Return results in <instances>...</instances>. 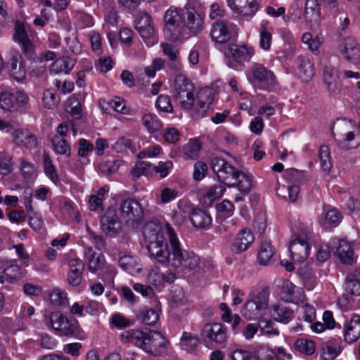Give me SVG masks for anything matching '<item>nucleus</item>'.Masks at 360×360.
Returning a JSON list of instances; mask_svg holds the SVG:
<instances>
[{"instance_id":"45","label":"nucleus","mask_w":360,"mask_h":360,"mask_svg":"<svg viewBox=\"0 0 360 360\" xmlns=\"http://www.w3.org/2000/svg\"><path fill=\"white\" fill-rule=\"evenodd\" d=\"M53 151L59 155L70 156L71 154L70 146L65 139L55 136L52 139Z\"/></svg>"},{"instance_id":"4","label":"nucleus","mask_w":360,"mask_h":360,"mask_svg":"<svg viewBox=\"0 0 360 360\" xmlns=\"http://www.w3.org/2000/svg\"><path fill=\"white\" fill-rule=\"evenodd\" d=\"M181 249L176 231L167 221L159 219V264H165Z\"/></svg>"},{"instance_id":"5","label":"nucleus","mask_w":360,"mask_h":360,"mask_svg":"<svg viewBox=\"0 0 360 360\" xmlns=\"http://www.w3.org/2000/svg\"><path fill=\"white\" fill-rule=\"evenodd\" d=\"M176 256L174 255L165 264L176 270L189 275H194L201 269L202 259L193 251L183 250L181 249Z\"/></svg>"},{"instance_id":"57","label":"nucleus","mask_w":360,"mask_h":360,"mask_svg":"<svg viewBox=\"0 0 360 360\" xmlns=\"http://www.w3.org/2000/svg\"><path fill=\"white\" fill-rule=\"evenodd\" d=\"M300 77L304 81H308L314 75L313 65L308 60H303L299 65Z\"/></svg>"},{"instance_id":"30","label":"nucleus","mask_w":360,"mask_h":360,"mask_svg":"<svg viewBox=\"0 0 360 360\" xmlns=\"http://www.w3.org/2000/svg\"><path fill=\"white\" fill-rule=\"evenodd\" d=\"M158 70V59H153L150 65L143 68V72L136 75L137 85L139 86L142 91L148 87L151 79H155Z\"/></svg>"},{"instance_id":"41","label":"nucleus","mask_w":360,"mask_h":360,"mask_svg":"<svg viewBox=\"0 0 360 360\" xmlns=\"http://www.w3.org/2000/svg\"><path fill=\"white\" fill-rule=\"evenodd\" d=\"M201 147L199 140L193 139L183 146L182 151L186 158L196 160L199 157Z\"/></svg>"},{"instance_id":"46","label":"nucleus","mask_w":360,"mask_h":360,"mask_svg":"<svg viewBox=\"0 0 360 360\" xmlns=\"http://www.w3.org/2000/svg\"><path fill=\"white\" fill-rule=\"evenodd\" d=\"M212 101L213 97L211 95L210 91H209L208 94H206V91H202L200 93V100L198 101L197 108V113L198 114L199 117H202L205 115Z\"/></svg>"},{"instance_id":"29","label":"nucleus","mask_w":360,"mask_h":360,"mask_svg":"<svg viewBox=\"0 0 360 360\" xmlns=\"http://www.w3.org/2000/svg\"><path fill=\"white\" fill-rule=\"evenodd\" d=\"M270 314L274 321L285 324L289 323L294 317V311L281 303L272 304Z\"/></svg>"},{"instance_id":"32","label":"nucleus","mask_w":360,"mask_h":360,"mask_svg":"<svg viewBox=\"0 0 360 360\" xmlns=\"http://www.w3.org/2000/svg\"><path fill=\"white\" fill-rule=\"evenodd\" d=\"M282 298L288 302L301 299L303 291L288 280H284L280 286Z\"/></svg>"},{"instance_id":"25","label":"nucleus","mask_w":360,"mask_h":360,"mask_svg":"<svg viewBox=\"0 0 360 360\" xmlns=\"http://www.w3.org/2000/svg\"><path fill=\"white\" fill-rule=\"evenodd\" d=\"M13 141L18 146L32 149L37 146V137L27 129H18L12 132Z\"/></svg>"},{"instance_id":"9","label":"nucleus","mask_w":360,"mask_h":360,"mask_svg":"<svg viewBox=\"0 0 360 360\" xmlns=\"http://www.w3.org/2000/svg\"><path fill=\"white\" fill-rule=\"evenodd\" d=\"M143 217V208L137 201L127 199L122 203L120 217L127 225L134 227L139 224Z\"/></svg>"},{"instance_id":"13","label":"nucleus","mask_w":360,"mask_h":360,"mask_svg":"<svg viewBox=\"0 0 360 360\" xmlns=\"http://www.w3.org/2000/svg\"><path fill=\"white\" fill-rule=\"evenodd\" d=\"M141 244L147 250L150 257H156L158 255V225L155 222L150 221L145 224Z\"/></svg>"},{"instance_id":"58","label":"nucleus","mask_w":360,"mask_h":360,"mask_svg":"<svg viewBox=\"0 0 360 360\" xmlns=\"http://www.w3.org/2000/svg\"><path fill=\"white\" fill-rule=\"evenodd\" d=\"M198 343L197 338L186 332H184L181 338V347L187 351L194 349Z\"/></svg>"},{"instance_id":"31","label":"nucleus","mask_w":360,"mask_h":360,"mask_svg":"<svg viewBox=\"0 0 360 360\" xmlns=\"http://www.w3.org/2000/svg\"><path fill=\"white\" fill-rule=\"evenodd\" d=\"M0 269L3 271L4 279L12 283L20 277L21 269L15 260L0 259Z\"/></svg>"},{"instance_id":"53","label":"nucleus","mask_w":360,"mask_h":360,"mask_svg":"<svg viewBox=\"0 0 360 360\" xmlns=\"http://www.w3.org/2000/svg\"><path fill=\"white\" fill-rule=\"evenodd\" d=\"M340 347L335 344H326L322 347L321 358L323 360H333L340 353Z\"/></svg>"},{"instance_id":"7","label":"nucleus","mask_w":360,"mask_h":360,"mask_svg":"<svg viewBox=\"0 0 360 360\" xmlns=\"http://www.w3.org/2000/svg\"><path fill=\"white\" fill-rule=\"evenodd\" d=\"M175 98L180 107L191 109L195 102V87L192 82L185 75L179 74L174 79Z\"/></svg>"},{"instance_id":"63","label":"nucleus","mask_w":360,"mask_h":360,"mask_svg":"<svg viewBox=\"0 0 360 360\" xmlns=\"http://www.w3.org/2000/svg\"><path fill=\"white\" fill-rule=\"evenodd\" d=\"M103 310L104 307L103 304L94 300L89 301L85 306V311L92 316H99Z\"/></svg>"},{"instance_id":"51","label":"nucleus","mask_w":360,"mask_h":360,"mask_svg":"<svg viewBox=\"0 0 360 360\" xmlns=\"http://www.w3.org/2000/svg\"><path fill=\"white\" fill-rule=\"evenodd\" d=\"M110 324L117 329H123L131 326L133 321L120 313H115L110 317Z\"/></svg>"},{"instance_id":"28","label":"nucleus","mask_w":360,"mask_h":360,"mask_svg":"<svg viewBox=\"0 0 360 360\" xmlns=\"http://www.w3.org/2000/svg\"><path fill=\"white\" fill-rule=\"evenodd\" d=\"M184 25L193 35L200 33L205 28L203 18L194 9L187 11Z\"/></svg>"},{"instance_id":"42","label":"nucleus","mask_w":360,"mask_h":360,"mask_svg":"<svg viewBox=\"0 0 360 360\" xmlns=\"http://www.w3.org/2000/svg\"><path fill=\"white\" fill-rule=\"evenodd\" d=\"M161 46L163 50L165 55L168 56L171 63L169 64L170 68L174 70H180L181 66L179 61H177V56L179 55L178 49L172 45L167 43H162Z\"/></svg>"},{"instance_id":"17","label":"nucleus","mask_w":360,"mask_h":360,"mask_svg":"<svg viewBox=\"0 0 360 360\" xmlns=\"http://www.w3.org/2000/svg\"><path fill=\"white\" fill-rule=\"evenodd\" d=\"M202 335L212 342L222 344L227 340L226 328L219 323L205 324Z\"/></svg>"},{"instance_id":"1","label":"nucleus","mask_w":360,"mask_h":360,"mask_svg":"<svg viewBox=\"0 0 360 360\" xmlns=\"http://www.w3.org/2000/svg\"><path fill=\"white\" fill-rule=\"evenodd\" d=\"M210 167L218 180L228 187L236 186L244 193L252 188V179L249 175L238 170L226 160L215 157L210 162Z\"/></svg>"},{"instance_id":"55","label":"nucleus","mask_w":360,"mask_h":360,"mask_svg":"<svg viewBox=\"0 0 360 360\" xmlns=\"http://www.w3.org/2000/svg\"><path fill=\"white\" fill-rule=\"evenodd\" d=\"M345 290L352 295H360V281L354 276L347 275L345 278Z\"/></svg>"},{"instance_id":"64","label":"nucleus","mask_w":360,"mask_h":360,"mask_svg":"<svg viewBox=\"0 0 360 360\" xmlns=\"http://www.w3.org/2000/svg\"><path fill=\"white\" fill-rule=\"evenodd\" d=\"M231 358L232 360H259L254 353L243 349L233 351Z\"/></svg>"},{"instance_id":"59","label":"nucleus","mask_w":360,"mask_h":360,"mask_svg":"<svg viewBox=\"0 0 360 360\" xmlns=\"http://www.w3.org/2000/svg\"><path fill=\"white\" fill-rule=\"evenodd\" d=\"M42 103L45 108L52 109L58 104L59 98L53 91L48 89L43 94Z\"/></svg>"},{"instance_id":"26","label":"nucleus","mask_w":360,"mask_h":360,"mask_svg":"<svg viewBox=\"0 0 360 360\" xmlns=\"http://www.w3.org/2000/svg\"><path fill=\"white\" fill-rule=\"evenodd\" d=\"M192 225L198 229H209L212 224L211 216L201 209H193L189 214Z\"/></svg>"},{"instance_id":"38","label":"nucleus","mask_w":360,"mask_h":360,"mask_svg":"<svg viewBox=\"0 0 360 360\" xmlns=\"http://www.w3.org/2000/svg\"><path fill=\"white\" fill-rule=\"evenodd\" d=\"M338 246L336 248L335 254L339 259L344 264H351L353 262V250L350 243L345 239H337Z\"/></svg>"},{"instance_id":"50","label":"nucleus","mask_w":360,"mask_h":360,"mask_svg":"<svg viewBox=\"0 0 360 360\" xmlns=\"http://www.w3.org/2000/svg\"><path fill=\"white\" fill-rule=\"evenodd\" d=\"M319 158L323 170L326 172H329L332 167V162L330 150L328 146L323 145L320 147L319 150Z\"/></svg>"},{"instance_id":"23","label":"nucleus","mask_w":360,"mask_h":360,"mask_svg":"<svg viewBox=\"0 0 360 360\" xmlns=\"http://www.w3.org/2000/svg\"><path fill=\"white\" fill-rule=\"evenodd\" d=\"M9 63L11 77L17 82H22L25 78L26 70L22 63L21 54L18 51H11Z\"/></svg>"},{"instance_id":"40","label":"nucleus","mask_w":360,"mask_h":360,"mask_svg":"<svg viewBox=\"0 0 360 360\" xmlns=\"http://www.w3.org/2000/svg\"><path fill=\"white\" fill-rule=\"evenodd\" d=\"M120 266L129 274L134 275L141 271L138 258L134 256L125 255L122 257L119 261Z\"/></svg>"},{"instance_id":"47","label":"nucleus","mask_w":360,"mask_h":360,"mask_svg":"<svg viewBox=\"0 0 360 360\" xmlns=\"http://www.w3.org/2000/svg\"><path fill=\"white\" fill-rule=\"evenodd\" d=\"M44 169L46 176L54 184H57L59 181V177L56 169L48 155H44Z\"/></svg>"},{"instance_id":"60","label":"nucleus","mask_w":360,"mask_h":360,"mask_svg":"<svg viewBox=\"0 0 360 360\" xmlns=\"http://www.w3.org/2000/svg\"><path fill=\"white\" fill-rule=\"evenodd\" d=\"M143 124L150 134L155 133L158 129V120L156 116L150 113L145 114L143 117Z\"/></svg>"},{"instance_id":"2","label":"nucleus","mask_w":360,"mask_h":360,"mask_svg":"<svg viewBox=\"0 0 360 360\" xmlns=\"http://www.w3.org/2000/svg\"><path fill=\"white\" fill-rule=\"evenodd\" d=\"M269 296L262 291L247 300L241 309V314L249 321L259 320L261 331L268 335H278L279 332L274 328V323L267 319L261 318L262 313L268 309Z\"/></svg>"},{"instance_id":"37","label":"nucleus","mask_w":360,"mask_h":360,"mask_svg":"<svg viewBox=\"0 0 360 360\" xmlns=\"http://www.w3.org/2000/svg\"><path fill=\"white\" fill-rule=\"evenodd\" d=\"M69 266L70 269L68 274V281L72 286H78L82 281V262L79 259H71Z\"/></svg>"},{"instance_id":"20","label":"nucleus","mask_w":360,"mask_h":360,"mask_svg":"<svg viewBox=\"0 0 360 360\" xmlns=\"http://www.w3.org/2000/svg\"><path fill=\"white\" fill-rule=\"evenodd\" d=\"M309 246L304 237L296 238L289 245L291 258L295 263L304 262L309 255Z\"/></svg>"},{"instance_id":"11","label":"nucleus","mask_w":360,"mask_h":360,"mask_svg":"<svg viewBox=\"0 0 360 360\" xmlns=\"http://www.w3.org/2000/svg\"><path fill=\"white\" fill-rule=\"evenodd\" d=\"M231 10L240 18L251 19L259 9L257 0H226Z\"/></svg>"},{"instance_id":"33","label":"nucleus","mask_w":360,"mask_h":360,"mask_svg":"<svg viewBox=\"0 0 360 360\" xmlns=\"http://www.w3.org/2000/svg\"><path fill=\"white\" fill-rule=\"evenodd\" d=\"M344 336L346 342L352 343L360 338V316L353 314L350 321L344 328Z\"/></svg>"},{"instance_id":"39","label":"nucleus","mask_w":360,"mask_h":360,"mask_svg":"<svg viewBox=\"0 0 360 360\" xmlns=\"http://www.w3.org/2000/svg\"><path fill=\"white\" fill-rule=\"evenodd\" d=\"M275 254V250L272 245L269 242H263L258 250L257 262L260 265H267L273 256Z\"/></svg>"},{"instance_id":"14","label":"nucleus","mask_w":360,"mask_h":360,"mask_svg":"<svg viewBox=\"0 0 360 360\" xmlns=\"http://www.w3.org/2000/svg\"><path fill=\"white\" fill-rule=\"evenodd\" d=\"M122 342H132L142 348L148 353H153L150 345L151 340L148 333L139 330H129L122 332L120 335Z\"/></svg>"},{"instance_id":"10","label":"nucleus","mask_w":360,"mask_h":360,"mask_svg":"<svg viewBox=\"0 0 360 360\" xmlns=\"http://www.w3.org/2000/svg\"><path fill=\"white\" fill-rule=\"evenodd\" d=\"M135 28L139 32L144 42L148 46H153L156 44L155 37V28L152 23L150 16L145 12H139L135 17Z\"/></svg>"},{"instance_id":"49","label":"nucleus","mask_w":360,"mask_h":360,"mask_svg":"<svg viewBox=\"0 0 360 360\" xmlns=\"http://www.w3.org/2000/svg\"><path fill=\"white\" fill-rule=\"evenodd\" d=\"M0 106L7 110L17 109L16 101L14 91H5L0 94Z\"/></svg>"},{"instance_id":"44","label":"nucleus","mask_w":360,"mask_h":360,"mask_svg":"<svg viewBox=\"0 0 360 360\" xmlns=\"http://www.w3.org/2000/svg\"><path fill=\"white\" fill-rule=\"evenodd\" d=\"M65 110L75 120L82 116V106L79 100L72 96L68 98L65 103Z\"/></svg>"},{"instance_id":"36","label":"nucleus","mask_w":360,"mask_h":360,"mask_svg":"<svg viewBox=\"0 0 360 360\" xmlns=\"http://www.w3.org/2000/svg\"><path fill=\"white\" fill-rule=\"evenodd\" d=\"M76 61L70 57H63L56 60L50 66V72L53 75L68 74L74 68Z\"/></svg>"},{"instance_id":"19","label":"nucleus","mask_w":360,"mask_h":360,"mask_svg":"<svg viewBox=\"0 0 360 360\" xmlns=\"http://www.w3.org/2000/svg\"><path fill=\"white\" fill-rule=\"evenodd\" d=\"M304 173L295 169H290L285 172V178L290 184L288 186L289 201L293 202L297 200L300 193V185L304 181Z\"/></svg>"},{"instance_id":"15","label":"nucleus","mask_w":360,"mask_h":360,"mask_svg":"<svg viewBox=\"0 0 360 360\" xmlns=\"http://www.w3.org/2000/svg\"><path fill=\"white\" fill-rule=\"evenodd\" d=\"M339 49L347 60L355 65L360 63V44L354 37H347L342 39Z\"/></svg>"},{"instance_id":"48","label":"nucleus","mask_w":360,"mask_h":360,"mask_svg":"<svg viewBox=\"0 0 360 360\" xmlns=\"http://www.w3.org/2000/svg\"><path fill=\"white\" fill-rule=\"evenodd\" d=\"M342 219L341 213L335 208L328 210L322 222V226L326 229H328L330 226H337Z\"/></svg>"},{"instance_id":"43","label":"nucleus","mask_w":360,"mask_h":360,"mask_svg":"<svg viewBox=\"0 0 360 360\" xmlns=\"http://www.w3.org/2000/svg\"><path fill=\"white\" fill-rule=\"evenodd\" d=\"M226 185L214 184L209 188L204 195L205 202L212 204L214 200L220 198L226 191Z\"/></svg>"},{"instance_id":"24","label":"nucleus","mask_w":360,"mask_h":360,"mask_svg":"<svg viewBox=\"0 0 360 360\" xmlns=\"http://www.w3.org/2000/svg\"><path fill=\"white\" fill-rule=\"evenodd\" d=\"M210 35L218 43H225L231 39L230 24L225 21H216L212 23Z\"/></svg>"},{"instance_id":"27","label":"nucleus","mask_w":360,"mask_h":360,"mask_svg":"<svg viewBox=\"0 0 360 360\" xmlns=\"http://www.w3.org/2000/svg\"><path fill=\"white\" fill-rule=\"evenodd\" d=\"M158 273L155 270L151 271L148 276V284L143 285L141 283H135L133 286L134 290L140 293L143 297L152 298L155 295V289L157 287Z\"/></svg>"},{"instance_id":"21","label":"nucleus","mask_w":360,"mask_h":360,"mask_svg":"<svg viewBox=\"0 0 360 360\" xmlns=\"http://www.w3.org/2000/svg\"><path fill=\"white\" fill-rule=\"evenodd\" d=\"M102 231L110 236L116 235L121 229V224L117 220L115 210L109 209L101 219Z\"/></svg>"},{"instance_id":"16","label":"nucleus","mask_w":360,"mask_h":360,"mask_svg":"<svg viewBox=\"0 0 360 360\" xmlns=\"http://www.w3.org/2000/svg\"><path fill=\"white\" fill-rule=\"evenodd\" d=\"M323 79L328 93L333 96L340 93V80L338 70L326 64L323 68Z\"/></svg>"},{"instance_id":"8","label":"nucleus","mask_w":360,"mask_h":360,"mask_svg":"<svg viewBox=\"0 0 360 360\" xmlns=\"http://www.w3.org/2000/svg\"><path fill=\"white\" fill-rule=\"evenodd\" d=\"M350 123L345 120L337 121L331 128V133L338 146L346 150L355 148L359 146L357 134L348 131Z\"/></svg>"},{"instance_id":"62","label":"nucleus","mask_w":360,"mask_h":360,"mask_svg":"<svg viewBox=\"0 0 360 360\" xmlns=\"http://www.w3.org/2000/svg\"><path fill=\"white\" fill-rule=\"evenodd\" d=\"M82 344L79 342H70L63 345V351L65 354L72 358H77L80 356Z\"/></svg>"},{"instance_id":"22","label":"nucleus","mask_w":360,"mask_h":360,"mask_svg":"<svg viewBox=\"0 0 360 360\" xmlns=\"http://www.w3.org/2000/svg\"><path fill=\"white\" fill-rule=\"evenodd\" d=\"M255 240V236L250 230L240 231L235 241L231 245V250L234 254H240L246 251Z\"/></svg>"},{"instance_id":"56","label":"nucleus","mask_w":360,"mask_h":360,"mask_svg":"<svg viewBox=\"0 0 360 360\" xmlns=\"http://www.w3.org/2000/svg\"><path fill=\"white\" fill-rule=\"evenodd\" d=\"M26 22L25 20H17L15 23V32L13 34V40L15 42L21 43L27 39V34L26 32Z\"/></svg>"},{"instance_id":"6","label":"nucleus","mask_w":360,"mask_h":360,"mask_svg":"<svg viewBox=\"0 0 360 360\" xmlns=\"http://www.w3.org/2000/svg\"><path fill=\"white\" fill-rule=\"evenodd\" d=\"M184 11L176 6L169 7L163 16L165 37L175 41L181 36L184 28Z\"/></svg>"},{"instance_id":"52","label":"nucleus","mask_w":360,"mask_h":360,"mask_svg":"<svg viewBox=\"0 0 360 360\" xmlns=\"http://www.w3.org/2000/svg\"><path fill=\"white\" fill-rule=\"evenodd\" d=\"M294 346L297 351L306 355H311L315 351L314 342L303 338L297 340Z\"/></svg>"},{"instance_id":"12","label":"nucleus","mask_w":360,"mask_h":360,"mask_svg":"<svg viewBox=\"0 0 360 360\" xmlns=\"http://www.w3.org/2000/svg\"><path fill=\"white\" fill-rule=\"evenodd\" d=\"M255 53L252 47H248L245 45L239 46L237 44L229 45L225 51V56L229 59L227 65L231 68H235L233 62L230 61L232 58L236 63L243 64L249 61Z\"/></svg>"},{"instance_id":"3","label":"nucleus","mask_w":360,"mask_h":360,"mask_svg":"<svg viewBox=\"0 0 360 360\" xmlns=\"http://www.w3.org/2000/svg\"><path fill=\"white\" fill-rule=\"evenodd\" d=\"M42 321L49 330L53 331L58 336H72L79 340L86 338V333L78 322H70L60 311H44Z\"/></svg>"},{"instance_id":"61","label":"nucleus","mask_w":360,"mask_h":360,"mask_svg":"<svg viewBox=\"0 0 360 360\" xmlns=\"http://www.w3.org/2000/svg\"><path fill=\"white\" fill-rule=\"evenodd\" d=\"M272 34L267 29L262 26L259 32V46L264 51L270 49L271 46Z\"/></svg>"},{"instance_id":"18","label":"nucleus","mask_w":360,"mask_h":360,"mask_svg":"<svg viewBox=\"0 0 360 360\" xmlns=\"http://www.w3.org/2000/svg\"><path fill=\"white\" fill-rule=\"evenodd\" d=\"M251 72L254 79L259 82L264 89L269 90L276 84V77L273 72L262 65H255L252 68Z\"/></svg>"},{"instance_id":"54","label":"nucleus","mask_w":360,"mask_h":360,"mask_svg":"<svg viewBox=\"0 0 360 360\" xmlns=\"http://www.w3.org/2000/svg\"><path fill=\"white\" fill-rule=\"evenodd\" d=\"M49 300L53 304L56 306L65 304L68 302L67 292L59 288H54L49 292Z\"/></svg>"},{"instance_id":"35","label":"nucleus","mask_w":360,"mask_h":360,"mask_svg":"<svg viewBox=\"0 0 360 360\" xmlns=\"http://www.w3.org/2000/svg\"><path fill=\"white\" fill-rule=\"evenodd\" d=\"M320 6L318 0H307L304 11V18L307 23L316 25L320 20Z\"/></svg>"},{"instance_id":"34","label":"nucleus","mask_w":360,"mask_h":360,"mask_svg":"<svg viewBox=\"0 0 360 360\" xmlns=\"http://www.w3.org/2000/svg\"><path fill=\"white\" fill-rule=\"evenodd\" d=\"M84 253L88 261L89 269L91 272H95L101 269L104 264L105 259L99 250L94 248H88Z\"/></svg>"}]
</instances>
